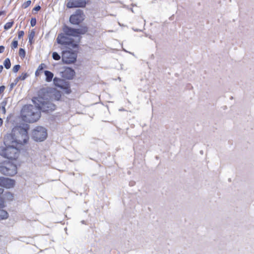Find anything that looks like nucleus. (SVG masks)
Returning a JSON list of instances; mask_svg holds the SVG:
<instances>
[{
  "label": "nucleus",
  "instance_id": "1",
  "mask_svg": "<svg viewBox=\"0 0 254 254\" xmlns=\"http://www.w3.org/2000/svg\"><path fill=\"white\" fill-rule=\"evenodd\" d=\"M87 31L88 28L86 26L78 29L66 27L64 30V33H61L58 36L57 41L60 44L77 50L81 38V35L86 33Z\"/></svg>",
  "mask_w": 254,
  "mask_h": 254
},
{
  "label": "nucleus",
  "instance_id": "2",
  "mask_svg": "<svg viewBox=\"0 0 254 254\" xmlns=\"http://www.w3.org/2000/svg\"><path fill=\"white\" fill-rule=\"evenodd\" d=\"M28 127L25 128L21 126H16L13 128L11 132L7 135L6 139L11 140V143H14L15 146L20 147L21 145L28 141Z\"/></svg>",
  "mask_w": 254,
  "mask_h": 254
},
{
  "label": "nucleus",
  "instance_id": "3",
  "mask_svg": "<svg viewBox=\"0 0 254 254\" xmlns=\"http://www.w3.org/2000/svg\"><path fill=\"white\" fill-rule=\"evenodd\" d=\"M25 105L22 109L21 117L26 122L32 123L37 122L41 117V111L39 106Z\"/></svg>",
  "mask_w": 254,
  "mask_h": 254
},
{
  "label": "nucleus",
  "instance_id": "4",
  "mask_svg": "<svg viewBox=\"0 0 254 254\" xmlns=\"http://www.w3.org/2000/svg\"><path fill=\"white\" fill-rule=\"evenodd\" d=\"M11 144L2 148L0 151V155L8 159L9 161L12 162L19 157L20 151L18 149V146H15L14 143Z\"/></svg>",
  "mask_w": 254,
  "mask_h": 254
},
{
  "label": "nucleus",
  "instance_id": "5",
  "mask_svg": "<svg viewBox=\"0 0 254 254\" xmlns=\"http://www.w3.org/2000/svg\"><path fill=\"white\" fill-rule=\"evenodd\" d=\"M38 95L42 96V98L50 97L57 101L60 100L62 97L60 91L50 87L40 89L38 92Z\"/></svg>",
  "mask_w": 254,
  "mask_h": 254
},
{
  "label": "nucleus",
  "instance_id": "6",
  "mask_svg": "<svg viewBox=\"0 0 254 254\" xmlns=\"http://www.w3.org/2000/svg\"><path fill=\"white\" fill-rule=\"evenodd\" d=\"M44 98H42V96L39 97H34L32 101L35 104L39 106L41 111H42L45 112H49L54 111L56 108V105L50 102H42L41 100Z\"/></svg>",
  "mask_w": 254,
  "mask_h": 254
},
{
  "label": "nucleus",
  "instance_id": "7",
  "mask_svg": "<svg viewBox=\"0 0 254 254\" xmlns=\"http://www.w3.org/2000/svg\"><path fill=\"white\" fill-rule=\"evenodd\" d=\"M0 172L3 175L13 176L17 173V166L12 162H4L0 166Z\"/></svg>",
  "mask_w": 254,
  "mask_h": 254
},
{
  "label": "nucleus",
  "instance_id": "8",
  "mask_svg": "<svg viewBox=\"0 0 254 254\" xmlns=\"http://www.w3.org/2000/svg\"><path fill=\"white\" fill-rule=\"evenodd\" d=\"M77 50H67L62 52V58L63 63L66 64H73L76 61Z\"/></svg>",
  "mask_w": 254,
  "mask_h": 254
},
{
  "label": "nucleus",
  "instance_id": "9",
  "mask_svg": "<svg viewBox=\"0 0 254 254\" xmlns=\"http://www.w3.org/2000/svg\"><path fill=\"white\" fill-rule=\"evenodd\" d=\"M47 136V130L45 128L38 127L32 132V137L37 141H42Z\"/></svg>",
  "mask_w": 254,
  "mask_h": 254
},
{
  "label": "nucleus",
  "instance_id": "10",
  "mask_svg": "<svg viewBox=\"0 0 254 254\" xmlns=\"http://www.w3.org/2000/svg\"><path fill=\"white\" fill-rule=\"evenodd\" d=\"M84 14L80 9H77L69 17L70 22L74 25H79L84 19Z\"/></svg>",
  "mask_w": 254,
  "mask_h": 254
},
{
  "label": "nucleus",
  "instance_id": "11",
  "mask_svg": "<svg viewBox=\"0 0 254 254\" xmlns=\"http://www.w3.org/2000/svg\"><path fill=\"white\" fill-rule=\"evenodd\" d=\"M86 2L84 0H68L66 3V6L69 8L73 7H85Z\"/></svg>",
  "mask_w": 254,
  "mask_h": 254
},
{
  "label": "nucleus",
  "instance_id": "12",
  "mask_svg": "<svg viewBox=\"0 0 254 254\" xmlns=\"http://www.w3.org/2000/svg\"><path fill=\"white\" fill-rule=\"evenodd\" d=\"M14 185L15 181L14 180L4 177H0V187L9 189L13 188Z\"/></svg>",
  "mask_w": 254,
  "mask_h": 254
},
{
  "label": "nucleus",
  "instance_id": "13",
  "mask_svg": "<svg viewBox=\"0 0 254 254\" xmlns=\"http://www.w3.org/2000/svg\"><path fill=\"white\" fill-rule=\"evenodd\" d=\"M63 75L66 79H71L75 75V71L70 67H66L63 71Z\"/></svg>",
  "mask_w": 254,
  "mask_h": 254
},
{
  "label": "nucleus",
  "instance_id": "14",
  "mask_svg": "<svg viewBox=\"0 0 254 254\" xmlns=\"http://www.w3.org/2000/svg\"><path fill=\"white\" fill-rule=\"evenodd\" d=\"M54 83L55 86L61 88L66 82H64L63 79L58 77H55L54 78Z\"/></svg>",
  "mask_w": 254,
  "mask_h": 254
},
{
  "label": "nucleus",
  "instance_id": "15",
  "mask_svg": "<svg viewBox=\"0 0 254 254\" xmlns=\"http://www.w3.org/2000/svg\"><path fill=\"white\" fill-rule=\"evenodd\" d=\"M47 67L46 65L45 64H41L38 67L37 70L35 71V75L36 77L39 76L43 71V69Z\"/></svg>",
  "mask_w": 254,
  "mask_h": 254
},
{
  "label": "nucleus",
  "instance_id": "16",
  "mask_svg": "<svg viewBox=\"0 0 254 254\" xmlns=\"http://www.w3.org/2000/svg\"><path fill=\"white\" fill-rule=\"evenodd\" d=\"M35 36V31L34 29H32L29 31L28 32V40L30 44L32 45L33 43V40Z\"/></svg>",
  "mask_w": 254,
  "mask_h": 254
},
{
  "label": "nucleus",
  "instance_id": "17",
  "mask_svg": "<svg viewBox=\"0 0 254 254\" xmlns=\"http://www.w3.org/2000/svg\"><path fill=\"white\" fill-rule=\"evenodd\" d=\"M44 73L46 76V81L48 82H51L54 77V74L48 70L44 71Z\"/></svg>",
  "mask_w": 254,
  "mask_h": 254
},
{
  "label": "nucleus",
  "instance_id": "18",
  "mask_svg": "<svg viewBox=\"0 0 254 254\" xmlns=\"http://www.w3.org/2000/svg\"><path fill=\"white\" fill-rule=\"evenodd\" d=\"M64 90V92L66 94H69L71 92V90L70 88V86L68 83H65L64 85L61 88Z\"/></svg>",
  "mask_w": 254,
  "mask_h": 254
},
{
  "label": "nucleus",
  "instance_id": "19",
  "mask_svg": "<svg viewBox=\"0 0 254 254\" xmlns=\"http://www.w3.org/2000/svg\"><path fill=\"white\" fill-rule=\"evenodd\" d=\"M8 217V213L6 211L0 209V219H6Z\"/></svg>",
  "mask_w": 254,
  "mask_h": 254
},
{
  "label": "nucleus",
  "instance_id": "20",
  "mask_svg": "<svg viewBox=\"0 0 254 254\" xmlns=\"http://www.w3.org/2000/svg\"><path fill=\"white\" fill-rule=\"evenodd\" d=\"M3 65L6 69L10 68L11 66V63L9 58H6L4 61Z\"/></svg>",
  "mask_w": 254,
  "mask_h": 254
},
{
  "label": "nucleus",
  "instance_id": "21",
  "mask_svg": "<svg viewBox=\"0 0 254 254\" xmlns=\"http://www.w3.org/2000/svg\"><path fill=\"white\" fill-rule=\"evenodd\" d=\"M14 24V22L11 21V22H7L4 25V29L5 30H7L11 28Z\"/></svg>",
  "mask_w": 254,
  "mask_h": 254
},
{
  "label": "nucleus",
  "instance_id": "22",
  "mask_svg": "<svg viewBox=\"0 0 254 254\" xmlns=\"http://www.w3.org/2000/svg\"><path fill=\"white\" fill-rule=\"evenodd\" d=\"M28 76V74L27 73H22L20 76L17 77L16 78L18 80H24L26 79V78Z\"/></svg>",
  "mask_w": 254,
  "mask_h": 254
},
{
  "label": "nucleus",
  "instance_id": "23",
  "mask_svg": "<svg viewBox=\"0 0 254 254\" xmlns=\"http://www.w3.org/2000/svg\"><path fill=\"white\" fill-rule=\"evenodd\" d=\"M19 55L21 58H24L25 56V50L22 48H20L19 50Z\"/></svg>",
  "mask_w": 254,
  "mask_h": 254
},
{
  "label": "nucleus",
  "instance_id": "24",
  "mask_svg": "<svg viewBox=\"0 0 254 254\" xmlns=\"http://www.w3.org/2000/svg\"><path fill=\"white\" fill-rule=\"evenodd\" d=\"M31 1L30 0H28L24 2L22 4V7L23 8H26L31 4Z\"/></svg>",
  "mask_w": 254,
  "mask_h": 254
},
{
  "label": "nucleus",
  "instance_id": "25",
  "mask_svg": "<svg viewBox=\"0 0 254 254\" xmlns=\"http://www.w3.org/2000/svg\"><path fill=\"white\" fill-rule=\"evenodd\" d=\"M52 57L56 61H58L61 59V56L57 52H54L53 53Z\"/></svg>",
  "mask_w": 254,
  "mask_h": 254
},
{
  "label": "nucleus",
  "instance_id": "26",
  "mask_svg": "<svg viewBox=\"0 0 254 254\" xmlns=\"http://www.w3.org/2000/svg\"><path fill=\"white\" fill-rule=\"evenodd\" d=\"M6 102H2L1 103V110H2V113L3 114H5V113H6V110H5V106H6Z\"/></svg>",
  "mask_w": 254,
  "mask_h": 254
},
{
  "label": "nucleus",
  "instance_id": "27",
  "mask_svg": "<svg viewBox=\"0 0 254 254\" xmlns=\"http://www.w3.org/2000/svg\"><path fill=\"white\" fill-rule=\"evenodd\" d=\"M18 47V41L14 40L11 44V47L12 49L17 48Z\"/></svg>",
  "mask_w": 254,
  "mask_h": 254
},
{
  "label": "nucleus",
  "instance_id": "28",
  "mask_svg": "<svg viewBox=\"0 0 254 254\" xmlns=\"http://www.w3.org/2000/svg\"><path fill=\"white\" fill-rule=\"evenodd\" d=\"M19 80L16 78L14 81L10 84V88L11 89H13V88L17 84Z\"/></svg>",
  "mask_w": 254,
  "mask_h": 254
},
{
  "label": "nucleus",
  "instance_id": "29",
  "mask_svg": "<svg viewBox=\"0 0 254 254\" xmlns=\"http://www.w3.org/2000/svg\"><path fill=\"white\" fill-rule=\"evenodd\" d=\"M20 68V65H19V64H17V65H14L13 68H12V71L15 72V73H16Z\"/></svg>",
  "mask_w": 254,
  "mask_h": 254
},
{
  "label": "nucleus",
  "instance_id": "30",
  "mask_svg": "<svg viewBox=\"0 0 254 254\" xmlns=\"http://www.w3.org/2000/svg\"><path fill=\"white\" fill-rule=\"evenodd\" d=\"M24 35V32L22 30L19 31L18 32V38L20 39L22 38Z\"/></svg>",
  "mask_w": 254,
  "mask_h": 254
},
{
  "label": "nucleus",
  "instance_id": "31",
  "mask_svg": "<svg viewBox=\"0 0 254 254\" xmlns=\"http://www.w3.org/2000/svg\"><path fill=\"white\" fill-rule=\"evenodd\" d=\"M31 25L34 26L36 24V19L35 18H32L30 21Z\"/></svg>",
  "mask_w": 254,
  "mask_h": 254
},
{
  "label": "nucleus",
  "instance_id": "32",
  "mask_svg": "<svg viewBox=\"0 0 254 254\" xmlns=\"http://www.w3.org/2000/svg\"><path fill=\"white\" fill-rule=\"evenodd\" d=\"M4 89H5L4 86L2 85V86H0V94L3 92Z\"/></svg>",
  "mask_w": 254,
  "mask_h": 254
},
{
  "label": "nucleus",
  "instance_id": "33",
  "mask_svg": "<svg viewBox=\"0 0 254 254\" xmlns=\"http://www.w3.org/2000/svg\"><path fill=\"white\" fill-rule=\"evenodd\" d=\"M4 51V47L3 46H0V53H3Z\"/></svg>",
  "mask_w": 254,
  "mask_h": 254
},
{
  "label": "nucleus",
  "instance_id": "34",
  "mask_svg": "<svg viewBox=\"0 0 254 254\" xmlns=\"http://www.w3.org/2000/svg\"><path fill=\"white\" fill-rule=\"evenodd\" d=\"M41 9V7L39 5H38L36 7H35L34 8H33V10H35V11H39L40 9Z\"/></svg>",
  "mask_w": 254,
  "mask_h": 254
},
{
  "label": "nucleus",
  "instance_id": "35",
  "mask_svg": "<svg viewBox=\"0 0 254 254\" xmlns=\"http://www.w3.org/2000/svg\"><path fill=\"white\" fill-rule=\"evenodd\" d=\"M4 202L2 200H1V203H0V208H2L4 207Z\"/></svg>",
  "mask_w": 254,
  "mask_h": 254
},
{
  "label": "nucleus",
  "instance_id": "36",
  "mask_svg": "<svg viewBox=\"0 0 254 254\" xmlns=\"http://www.w3.org/2000/svg\"><path fill=\"white\" fill-rule=\"evenodd\" d=\"M6 12L4 10L0 11V16L2 15H5Z\"/></svg>",
  "mask_w": 254,
  "mask_h": 254
},
{
  "label": "nucleus",
  "instance_id": "37",
  "mask_svg": "<svg viewBox=\"0 0 254 254\" xmlns=\"http://www.w3.org/2000/svg\"><path fill=\"white\" fill-rule=\"evenodd\" d=\"M3 69V66L2 65H0V73H1Z\"/></svg>",
  "mask_w": 254,
  "mask_h": 254
},
{
  "label": "nucleus",
  "instance_id": "38",
  "mask_svg": "<svg viewBox=\"0 0 254 254\" xmlns=\"http://www.w3.org/2000/svg\"><path fill=\"white\" fill-rule=\"evenodd\" d=\"M3 121L1 118H0V127L2 125Z\"/></svg>",
  "mask_w": 254,
  "mask_h": 254
}]
</instances>
